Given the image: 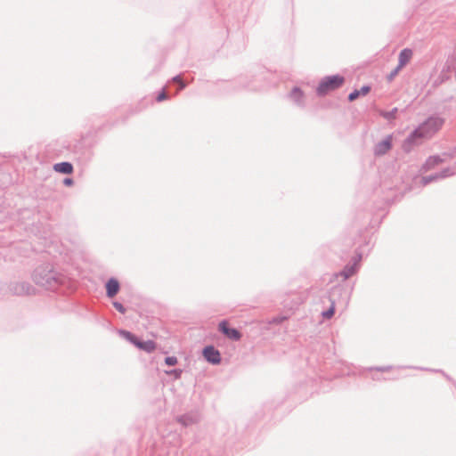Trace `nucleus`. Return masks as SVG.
Wrapping results in <instances>:
<instances>
[{"instance_id": "obj_1", "label": "nucleus", "mask_w": 456, "mask_h": 456, "mask_svg": "<svg viewBox=\"0 0 456 456\" xmlns=\"http://www.w3.org/2000/svg\"><path fill=\"white\" fill-rule=\"evenodd\" d=\"M444 123V121L441 118H429L414 131L411 138H429L442 128Z\"/></svg>"}, {"instance_id": "obj_2", "label": "nucleus", "mask_w": 456, "mask_h": 456, "mask_svg": "<svg viewBox=\"0 0 456 456\" xmlns=\"http://www.w3.org/2000/svg\"><path fill=\"white\" fill-rule=\"evenodd\" d=\"M344 77L338 75L324 77L317 87V93L320 95L325 94L340 87L344 84Z\"/></svg>"}, {"instance_id": "obj_3", "label": "nucleus", "mask_w": 456, "mask_h": 456, "mask_svg": "<svg viewBox=\"0 0 456 456\" xmlns=\"http://www.w3.org/2000/svg\"><path fill=\"white\" fill-rule=\"evenodd\" d=\"M122 335L124 338L132 342L136 347L147 353H151L157 348L156 343L152 340L140 341L135 336L128 331H123Z\"/></svg>"}, {"instance_id": "obj_4", "label": "nucleus", "mask_w": 456, "mask_h": 456, "mask_svg": "<svg viewBox=\"0 0 456 456\" xmlns=\"http://www.w3.org/2000/svg\"><path fill=\"white\" fill-rule=\"evenodd\" d=\"M219 328L229 338L233 340H239L240 338V333L235 329L229 328L226 322H222L219 324Z\"/></svg>"}, {"instance_id": "obj_5", "label": "nucleus", "mask_w": 456, "mask_h": 456, "mask_svg": "<svg viewBox=\"0 0 456 456\" xmlns=\"http://www.w3.org/2000/svg\"><path fill=\"white\" fill-rule=\"evenodd\" d=\"M203 355L209 362L218 363L220 362V354L213 346L206 347Z\"/></svg>"}, {"instance_id": "obj_6", "label": "nucleus", "mask_w": 456, "mask_h": 456, "mask_svg": "<svg viewBox=\"0 0 456 456\" xmlns=\"http://www.w3.org/2000/svg\"><path fill=\"white\" fill-rule=\"evenodd\" d=\"M412 57V51L410 49H403L399 54V64L395 69V73L405 66Z\"/></svg>"}, {"instance_id": "obj_7", "label": "nucleus", "mask_w": 456, "mask_h": 456, "mask_svg": "<svg viewBox=\"0 0 456 456\" xmlns=\"http://www.w3.org/2000/svg\"><path fill=\"white\" fill-rule=\"evenodd\" d=\"M391 142L392 138L389 136L378 143L375 148L376 154L382 155L387 152L391 149Z\"/></svg>"}, {"instance_id": "obj_8", "label": "nucleus", "mask_w": 456, "mask_h": 456, "mask_svg": "<svg viewBox=\"0 0 456 456\" xmlns=\"http://www.w3.org/2000/svg\"><path fill=\"white\" fill-rule=\"evenodd\" d=\"M107 296L113 297L119 290V283L116 279H110L106 284Z\"/></svg>"}, {"instance_id": "obj_9", "label": "nucleus", "mask_w": 456, "mask_h": 456, "mask_svg": "<svg viewBox=\"0 0 456 456\" xmlns=\"http://www.w3.org/2000/svg\"><path fill=\"white\" fill-rule=\"evenodd\" d=\"M442 162V159L439 157L433 156L427 159L426 163L423 165L421 170L425 173L428 172L438 165H440Z\"/></svg>"}, {"instance_id": "obj_10", "label": "nucleus", "mask_w": 456, "mask_h": 456, "mask_svg": "<svg viewBox=\"0 0 456 456\" xmlns=\"http://www.w3.org/2000/svg\"><path fill=\"white\" fill-rule=\"evenodd\" d=\"M53 169L56 172L61 173V174H71L73 172V167L69 162H61L55 164L53 166Z\"/></svg>"}, {"instance_id": "obj_11", "label": "nucleus", "mask_w": 456, "mask_h": 456, "mask_svg": "<svg viewBox=\"0 0 456 456\" xmlns=\"http://www.w3.org/2000/svg\"><path fill=\"white\" fill-rule=\"evenodd\" d=\"M370 88V86H362L360 90H354V92H352L349 95H348V100L350 102H353L354 100H356L359 96L361 95H366L369 94Z\"/></svg>"}, {"instance_id": "obj_12", "label": "nucleus", "mask_w": 456, "mask_h": 456, "mask_svg": "<svg viewBox=\"0 0 456 456\" xmlns=\"http://www.w3.org/2000/svg\"><path fill=\"white\" fill-rule=\"evenodd\" d=\"M355 273V268L354 266H346L344 270L339 273L342 277L343 281H346L349 277H351Z\"/></svg>"}, {"instance_id": "obj_13", "label": "nucleus", "mask_w": 456, "mask_h": 456, "mask_svg": "<svg viewBox=\"0 0 456 456\" xmlns=\"http://www.w3.org/2000/svg\"><path fill=\"white\" fill-rule=\"evenodd\" d=\"M334 312H335V305H334V302H332V303H331V306H330V308L328 311L324 312V313L322 314V315H323L325 318H328V319H329V318H331V317L333 316Z\"/></svg>"}, {"instance_id": "obj_14", "label": "nucleus", "mask_w": 456, "mask_h": 456, "mask_svg": "<svg viewBox=\"0 0 456 456\" xmlns=\"http://www.w3.org/2000/svg\"><path fill=\"white\" fill-rule=\"evenodd\" d=\"M165 362L169 366H174L177 363V359L175 356H169L165 359Z\"/></svg>"}, {"instance_id": "obj_15", "label": "nucleus", "mask_w": 456, "mask_h": 456, "mask_svg": "<svg viewBox=\"0 0 456 456\" xmlns=\"http://www.w3.org/2000/svg\"><path fill=\"white\" fill-rule=\"evenodd\" d=\"M113 305H114V307H115L118 312H120L121 314H124V313H125V311H126V310H125L124 306H123L120 303H118V302H114V303H113Z\"/></svg>"}, {"instance_id": "obj_16", "label": "nucleus", "mask_w": 456, "mask_h": 456, "mask_svg": "<svg viewBox=\"0 0 456 456\" xmlns=\"http://www.w3.org/2000/svg\"><path fill=\"white\" fill-rule=\"evenodd\" d=\"M174 81L180 85V89H183L186 86V85L182 81L180 77H174Z\"/></svg>"}, {"instance_id": "obj_17", "label": "nucleus", "mask_w": 456, "mask_h": 456, "mask_svg": "<svg viewBox=\"0 0 456 456\" xmlns=\"http://www.w3.org/2000/svg\"><path fill=\"white\" fill-rule=\"evenodd\" d=\"M167 94L163 91V92H161V93L158 95L157 100H158L159 102H161V101H163V100H166V99H167Z\"/></svg>"}, {"instance_id": "obj_18", "label": "nucleus", "mask_w": 456, "mask_h": 456, "mask_svg": "<svg viewBox=\"0 0 456 456\" xmlns=\"http://www.w3.org/2000/svg\"><path fill=\"white\" fill-rule=\"evenodd\" d=\"M292 94L297 97V98H299L302 96V93L301 91L298 89V88H295L293 91H292Z\"/></svg>"}, {"instance_id": "obj_19", "label": "nucleus", "mask_w": 456, "mask_h": 456, "mask_svg": "<svg viewBox=\"0 0 456 456\" xmlns=\"http://www.w3.org/2000/svg\"><path fill=\"white\" fill-rule=\"evenodd\" d=\"M382 115L387 118V119H391V118H395V114L394 112H386V113H382Z\"/></svg>"}, {"instance_id": "obj_20", "label": "nucleus", "mask_w": 456, "mask_h": 456, "mask_svg": "<svg viewBox=\"0 0 456 456\" xmlns=\"http://www.w3.org/2000/svg\"><path fill=\"white\" fill-rule=\"evenodd\" d=\"M434 179V177H422L421 181L422 183L425 185L428 183L431 182Z\"/></svg>"}, {"instance_id": "obj_21", "label": "nucleus", "mask_w": 456, "mask_h": 456, "mask_svg": "<svg viewBox=\"0 0 456 456\" xmlns=\"http://www.w3.org/2000/svg\"><path fill=\"white\" fill-rule=\"evenodd\" d=\"M64 184L67 186H70L73 184V181L70 178H65L63 181Z\"/></svg>"}, {"instance_id": "obj_22", "label": "nucleus", "mask_w": 456, "mask_h": 456, "mask_svg": "<svg viewBox=\"0 0 456 456\" xmlns=\"http://www.w3.org/2000/svg\"><path fill=\"white\" fill-rule=\"evenodd\" d=\"M173 373H175V375L178 378L181 374V370H173L172 371Z\"/></svg>"}]
</instances>
